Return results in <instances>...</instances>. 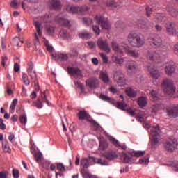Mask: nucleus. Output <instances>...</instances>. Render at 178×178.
I'll return each mask as SVG.
<instances>
[{
    "mask_svg": "<svg viewBox=\"0 0 178 178\" xmlns=\"http://www.w3.org/2000/svg\"><path fill=\"white\" fill-rule=\"evenodd\" d=\"M67 12L69 13H72V15H75L78 13V15H86L90 10V8L87 5H83L81 6H67L66 7Z\"/></svg>",
    "mask_w": 178,
    "mask_h": 178,
    "instance_id": "f03ea898",
    "label": "nucleus"
},
{
    "mask_svg": "<svg viewBox=\"0 0 178 178\" xmlns=\"http://www.w3.org/2000/svg\"><path fill=\"white\" fill-rule=\"evenodd\" d=\"M167 114L170 118H177L178 117V105L171 106L167 109Z\"/></svg>",
    "mask_w": 178,
    "mask_h": 178,
    "instance_id": "4468645a",
    "label": "nucleus"
},
{
    "mask_svg": "<svg viewBox=\"0 0 178 178\" xmlns=\"http://www.w3.org/2000/svg\"><path fill=\"white\" fill-rule=\"evenodd\" d=\"M100 99H102V101H106V102H111V97L103 95V94H100V97H99Z\"/></svg>",
    "mask_w": 178,
    "mask_h": 178,
    "instance_id": "49530a36",
    "label": "nucleus"
},
{
    "mask_svg": "<svg viewBox=\"0 0 178 178\" xmlns=\"http://www.w3.org/2000/svg\"><path fill=\"white\" fill-rule=\"evenodd\" d=\"M58 23L61 26H64V27H70V22H69V20H67L65 18H60L58 19Z\"/></svg>",
    "mask_w": 178,
    "mask_h": 178,
    "instance_id": "72a5a7b5",
    "label": "nucleus"
},
{
    "mask_svg": "<svg viewBox=\"0 0 178 178\" xmlns=\"http://www.w3.org/2000/svg\"><path fill=\"white\" fill-rule=\"evenodd\" d=\"M125 92L128 97H136L137 95V92L133 90L131 88H127L125 90Z\"/></svg>",
    "mask_w": 178,
    "mask_h": 178,
    "instance_id": "f704fd0d",
    "label": "nucleus"
},
{
    "mask_svg": "<svg viewBox=\"0 0 178 178\" xmlns=\"http://www.w3.org/2000/svg\"><path fill=\"white\" fill-rule=\"evenodd\" d=\"M92 161L95 163H98L102 166H106L108 163L106 161H102L101 159H94V157H89L88 159L84 158L81 161V165L83 168V169H87L88 166H90V161Z\"/></svg>",
    "mask_w": 178,
    "mask_h": 178,
    "instance_id": "7ed1b4c3",
    "label": "nucleus"
},
{
    "mask_svg": "<svg viewBox=\"0 0 178 178\" xmlns=\"http://www.w3.org/2000/svg\"><path fill=\"white\" fill-rule=\"evenodd\" d=\"M95 19L97 23L99 24V26H101L102 29L104 30H109V29H111V24L109 23V21H108L106 18L96 16Z\"/></svg>",
    "mask_w": 178,
    "mask_h": 178,
    "instance_id": "423d86ee",
    "label": "nucleus"
},
{
    "mask_svg": "<svg viewBox=\"0 0 178 178\" xmlns=\"http://www.w3.org/2000/svg\"><path fill=\"white\" fill-rule=\"evenodd\" d=\"M83 22L86 26H91V24H92V19L91 18H83Z\"/></svg>",
    "mask_w": 178,
    "mask_h": 178,
    "instance_id": "c03bdc74",
    "label": "nucleus"
},
{
    "mask_svg": "<svg viewBox=\"0 0 178 178\" xmlns=\"http://www.w3.org/2000/svg\"><path fill=\"white\" fill-rule=\"evenodd\" d=\"M79 120H90V115L86 111H81L77 114Z\"/></svg>",
    "mask_w": 178,
    "mask_h": 178,
    "instance_id": "412c9836",
    "label": "nucleus"
},
{
    "mask_svg": "<svg viewBox=\"0 0 178 178\" xmlns=\"http://www.w3.org/2000/svg\"><path fill=\"white\" fill-rule=\"evenodd\" d=\"M156 109L157 111L160 110V109H165V104L159 103V102L157 99V104H156Z\"/></svg>",
    "mask_w": 178,
    "mask_h": 178,
    "instance_id": "4d7b16f0",
    "label": "nucleus"
},
{
    "mask_svg": "<svg viewBox=\"0 0 178 178\" xmlns=\"http://www.w3.org/2000/svg\"><path fill=\"white\" fill-rule=\"evenodd\" d=\"M100 56L104 63H108V56L104 54H100Z\"/></svg>",
    "mask_w": 178,
    "mask_h": 178,
    "instance_id": "13d9d810",
    "label": "nucleus"
},
{
    "mask_svg": "<svg viewBox=\"0 0 178 178\" xmlns=\"http://www.w3.org/2000/svg\"><path fill=\"white\" fill-rule=\"evenodd\" d=\"M143 155H145V151L134 152V156H137L138 158H140V156H143Z\"/></svg>",
    "mask_w": 178,
    "mask_h": 178,
    "instance_id": "de8ad7c7",
    "label": "nucleus"
},
{
    "mask_svg": "<svg viewBox=\"0 0 178 178\" xmlns=\"http://www.w3.org/2000/svg\"><path fill=\"white\" fill-rule=\"evenodd\" d=\"M55 58H56V59H60V60H67V59H69V55L60 53L56 54Z\"/></svg>",
    "mask_w": 178,
    "mask_h": 178,
    "instance_id": "c756f323",
    "label": "nucleus"
},
{
    "mask_svg": "<svg viewBox=\"0 0 178 178\" xmlns=\"http://www.w3.org/2000/svg\"><path fill=\"white\" fill-rule=\"evenodd\" d=\"M97 45L100 49H102V51H104V52H106L107 54H109L111 52V47H109V44H108V41L106 40H102L99 39L97 41Z\"/></svg>",
    "mask_w": 178,
    "mask_h": 178,
    "instance_id": "9d476101",
    "label": "nucleus"
},
{
    "mask_svg": "<svg viewBox=\"0 0 178 178\" xmlns=\"http://www.w3.org/2000/svg\"><path fill=\"white\" fill-rule=\"evenodd\" d=\"M6 62H8V56H1V65L3 66H6Z\"/></svg>",
    "mask_w": 178,
    "mask_h": 178,
    "instance_id": "603ef678",
    "label": "nucleus"
},
{
    "mask_svg": "<svg viewBox=\"0 0 178 178\" xmlns=\"http://www.w3.org/2000/svg\"><path fill=\"white\" fill-rule=\"evenodd\" d=\"M42 102H46L47 105L49 106L51 105V102L48 100L47 95L45 92L41 94L40 98H38L37 100L34 101L32 104V106L37 108V109H42L44 105Z\"/></svg>",
    "mask_w": 178,
    "mask_h": 178,
    "instance_id": "20e7f679",
    "label": "nucleus"
},
{
    "mask_svg": "<svg viewBox=\"0 0 178 178\" xmlns=\"http://www.w3.org/2000/svg\"><path fill=\"white\" fill-rule=\"evenodd\" d=\"M127 41L134 48H141L145 44V40L141 38V35L136 31L129 33Z\"/></svg>",
    "mask_w": 178,
    "mask_h": 178,
    "instance_id": "f257e3e1",
    "label": "nucleus"
},
{
    "mask_svg": "<svg viewBox=\"0 0 178 178\" xmlns=\"http://www.w3.org/2000/svg\"><path fill=\"white\" fill-rule=\"evenodd\" d=\"M117 108H119V109H122V111H124L126 109V106H127V104L124 102H118L116 104Z\"/></svg>",
    "mask_w": 178,
    "mask_h": 178,
    "instance_id": "a19ab883",
    "label": "nucleus"
},
{
    "mask_svg": "<svg viewBox=\"0 0 178 178\" xmlns=\"http://www.w3.org/2000/svg\"><path fill=\"white\" fill-rule=\"evenodd\" d=\"M138 104L140 108H144L147 105V99L144 97H141L138 99Z\"/></svg>",
    "mask_w": 178,
    "mask_h": 178,
    "instance_id": "2f4dec72",
    "label": "nucleus"
},
{
    "mask_svg": "<svg viewBox=\"0 0 178 178\" xmlns=\"http://www.w3.org/2000/svg\"><path fill=\"white\" fill-rule=\"evenodd\" d=\"M121 159L125 163H129V162H130V160L131 159V155L127 153L122 152L121 155Z\"/></svg>",
    "mask_w": 178,
    "mask_h": 178,
    "instance_id": "cd10ccee",
    "label": "nucleus"
},
{
    "mask_svg": "<svg viewBox=\"0 0 178 178\" xmlns=\"http://www.w3.org/2000/svg\"><path fill=\"white\" fill-rule=\"evenodd\" d=\"M165 73L168 76H172L175 72H176V67H175V63L173 61H170L165 65Z\"/></svg>",
    "mask_w": 178,
    "mask_h": 178,
    "instance_id": "ddd939ff",
    "label": "nucleus"
},
{
    "mask_svg": "<svg viewBox=\"0 0 178 178\" xmlns=\"http://www.w3.org/2000/svg\"><path fill=\"white\" fill-rule=\"evenodd\" d=\"M147 70L149 72L150 76L152 79H156V67H155V64H150L148 65Z\"/></svg>",
    "mask_w": 178,
    "mask_h": 178,
    "instance_id": "6ab92c4d",
    "label": "nucleus"
},
{
    "mask_svg": "<svg viewBox=\"0 0 178 178\" xmlns=\"http://www.w3.org/2000/svg\"><path fill=\"white\" fill-rule=\"evenodd\" d=\"M33 69H34V64L33 62H30L28 63V68H27V72H33Z\"/></svg>",
    "mask_w": 178,
    "mask_h": 178,
    "instance_id": "5fc2aeb1",
    "label": "nucleus"
},
{
    "mask_svg": "<svg viewBox=\"0 0 178 178\" xmlns=\"http://www.w3.org/2000/svg\"><path fill=\"white\" fill-rule=\"evenodd\" d=\"M13 176L15 178H18L19 177V170L16 169L13 170Z\"/></svg>",
    "mask_w": 178,
    "mask_h": 178,
    "instance_id": "052dcab7",
    "label": "nucleus"
},
{
    "mask_svg": "<svg viewBox=\"0 0 178 178\" xmlns=\"http://www.w3.org/2000/svg\"><path fill=\"white\" fill-rule=\"evenodd\" d=\"M92 30L97 35H99V33H101V30L99 29V27L97 26H93Z\"/></svg>",
    "mask_w": 178,
    "mask_h": 178,
    "instance_id": "864d4df0",
    "label": "nucleus"
},
{
    "mask_svg": "<svg viewBox=\"0 0 178 178\" xmlns=\"http://www.w3.org/2000/svg\"><path fill=\"white\" fill-rule=\"evenodd\" d=\"M111 60L114 62V63H116V65H118V66H122L124 63V58H119L118 56L113 55L111 56Z\"/></svg>",
    "mask_w": 178,
    "mask_h": 178,
    "instance_id": "5701e85b",
    "label": "nucleus"
},
{
    "mask_svg": "<svg viewBox=\"0 0 178 178\" xmlns=\"http://www.w3.org/2000/svg\"><path fill=\"white\" fill-rule=\"evenodd\" d=\"M19 122L22 124H27V115H26V113L22 114L19 116Z\"/></svg>",
    "mask_w": 178,
    "mask_h": 178,
    "instance_id": "ea45409f",
    "label": "nucleus"
},
{
    "mask_svg": "<svg viewBox=\"0 0 178 178\" xmlns=\"http://www.w3.org/2000/svg\"><path fill=\"white\" fill-rule=\"evenodd\" d=\"M99 77L103 83H108L109 82V75H108V72L101 71Z\"/></svg>",
    "mask_w": 178,
    "mask_h": 178,
    "instance_id": "393cba45",
    "label": "nucleus"
},
{
    "mask_svg": "<svg viewBox=\"0 0 178 178\" xmlns=\"http://www.w3.org/2000/svg\"><path fill=\"white\" fill-rule=\"evenodd\" d=\"M125 53L129 56L132 58H138L140 56V53H138V50H131L129 49V47H125Z\"/></svg>",
    "mask_w": 178,
    "mask_h": 178,
    "instance_id": "aec40b11",
    "label": "nucleus"
},
{
    "mask_svg": "<svg viewBox=\"0 0 178 178\" xmlns=\"http://www.w3.org/2000/svg\"><path fill=\"white\" fill-rule=\"evenodd\" d=\"M78 35L79 38H85L86 40L91 38V33L87 32H82L81 33H79Z\"/></svg>",
    "mask_w": 178,
    "mask_h": 178,
    "instance_id": "c9c22d12",
    "label": "nucleus"
},
{
    "mask_svg": "<svg viewBox=\"0 0 178 178\" xmlns=\"http://www.w3.org/2000/svg\"><path fill=\"white\" fill-rule=\"evenodd\" d=\"M22 81L25 86H30V80H29V76H27V74H22Z\"/></svg>",
    "mask_w": 178,
    "mask_h": 178,
    "instance_id": "e433bc0d",
    "label": "nucleus"
},
{
    "mask_svg": "<svg viewBox=\"0 0 178 178\" xmlns=\"http://www.w3.org/2000/svg\"><path fill=\"white\" fill-rule=\"evenodd\" d=\"M56 169L58 172H65L66 170L65 165L62 163H58L56 164Z\"/></svg>",
    "mask_w": 178,
    "mask_h": 178,
    "instance_id": "79ce46f5",
    "label": "nucleus"
},
{
    "mask_svg": "<svg viewBox=\"0 0 178 178\" xmlns=\"http://www.w3.org/2000/svg\"><path fill=\"white\" fill-rule=\"evenodd\" d=\"M86 84L89 88H97L99 86V81L95 77L90 78L86 81Z\"/></svg>",
    "mask_w": 178,
    "mask_h": 178,
    "instance_id": "f8f14e48",
    "label": "nucleus"
},
{
    "mask_svg": "<svg viewBox=\"0 0 178 178\" xmlns=\"http://www.w3.org/2000/svg\"><path fill=\"white\" fill-rule=\"evenodd\" d=\"M50 6L53 9H55L56 10H59V9H60V8H62L60 1L58 0H51L50 2Z\"/></svg>",
    "mask_w": 178,
    "mask_h": 178,
    "instance_id": "b1692460",
    "label": "nucleus"
},
{
    "mask_svg": "<svg viewBox=\"0 0 178 178\" xmlns=\"http://www.w3.org/2000/svg\"><path fill=\"white\" fill-rule=\"evenodd\" d=\"M146 56L149 60H154L155 56H156V53L155 51H148Z\"/></svg>",
    "mask_w": 178,
    "mask_h": 178,
    "instance_id": "4c0bfd02",
    "label": "nucleus"
},
{
    "mask_svg": "<svg viewBox=\"0 0 178 178\" xmlns=\"http://www.w3.org/2000/svg\"><path fill=\"white\" fill-rule=\"evenodd\" d=\"M0 44H1L3 51H5L6 49V44H5V36L2 34H0Z\"/></svg>",
    "mask_w": 178,
    "mask_h": 178,
    "instance_id": "58836bf2",
    "label": "nucleus"
},
{
    "mask_svg": "<svg viewBox=\"0 0 178 178\" xmlns=\"http://www.w3.org/2000/svg\"><path fill=\"white\" fill-rule=\"evenodd\" d=\"M149 44L152 48H156V38L155 36H150L149 38Z\"/></svg>",
    "mask_w": 178,
    "mask_h": 178,
    "instance_id": "473e14b6",
    "label": "nucleus"
},
{
    "mask_svg": "<svg viewBox=\"0 0 178 178\" xmlns=\"http://www.w3.org/2000/svg\"><path fill=\"white\" fill-rule=\"evenodd\" d=\"M150 140L152 148H156V127H152L150 129Z\"/></svg>",
    "mask_w": 178,
    "mask_h": 178,
    "instance_id": "9b49d317",
    "label": "nucleus"
},
{
    "mask_svg": "<svg viewBox=\"0 0 178 178\" xmlns=\"http://www.w3.org/2000/svg\"><path fill=\"white\" fill-rule=\"evenodd\" d=\"M106 5L109 8H120V6H122V3L116 0H108L106 2Z\"/></svg>",
    "mask_w": 178,
    "mask_h": 178,
    "instance_id": "4be33fe9",
    "label": "nucleus"
},
{
    "mask_svg": "<svg viewBox=\"0 0 178 178\" xmlns=\"http://www.w3.org/2000/svg\"><path fill=\"white\" fill-rule=\"evenodd\" d=\"M60 35L62 37V38L65 40H70V38H72V35H70V33H69V32H67V31H66L65 29L60 30Z\"/></svg>",
    "mask_w": 178,
    "mask_h": 178,
    "instance_id": "bb28decb",
    "label": "nucleus"
},
{
    "mask_svg": "<svg viewBox=\"0 0 178 178\" xmlns=\"http://www.w3.org/2000/svg\"><path fill=\"white\" fill-rule=\"evenodd\" d=\"M110 141H111V143H113L114 144V145H115V147H120V148H122V149H127V147L126 146V145H121L120 143H119V141H118V140L115 139V138H110Z\"/></svg>",
    "mask_w": 178,
    "mask_h": 178,
    "instance_id": "c85d7f7f",
    "label": "nucleus"
},
{
    "mask_svg": "<svg viewBox=\"0 0 178 178\" xmlns=\"http://www.w3.org/2000/svg\"><path fill=\"white\" fill-rule=\"evenodd\" d=\"M20 3H17V0H13L11 1V6L12 8H17V5H19Z\"/></svg>",
    "mask_w": 178,
    "mask_h": 178,
    "instance_id": "e2e57ef3",
    "label": "nucleus"
},
{
    "mask_svg": "<svg viewBox=\"0 0 178 178\" xmlns=\"http://www.w3.org/2000/svg\"><path fill=\"white\" fill-rule=\"evenodd\" d=\"M81 173H82V176L83 178H89L91 175L87 171H81Z\"/></svg>",
    "mask_w": 178,
    "mask_h": 178,
    "instance_id": "bf43d9fd",
    "label": "nucleus"
},
{
    "mask_svg": "<svg viewBox=\"0 0 178 178\" xmlns=\"http://www.w3.org/2000/svg\"><path fill=\"white\" fill-rule=\"evenodd\" d=\"M114 80H115V81H117V83H118L119 84H121V83H123L124 81V74H123V73H122V72L119 71V72H115L114 73Z\"/></svg>",
    "mask_w": 178,
    "mask_h": 178,
    "instance_id": "2eb2a0df",
    "label": "nucleus"
},
{
    "mask_svg": "<svg viewBox=\"0 0 178 178\" xmlns=\"http://www.w3.org/2000/svg\"><path fill=\"white\" fill-rule=\"evenodd\" d=\"M49 22H51V16L49 14L45 15L44 17L41 18L40 21L34 22L33 25L35 27L36 31L40 37L42 35V32L41 31V23H49Z\"/></svg>",
    "mask_w": 178,
    "mask_h": 178,
    "instance_id": "39448f33",
    "label": "nucleus"
},
{
    "mask_svg": "<svg viewBox=\"0 0 178 178\" xmlns=\"http://www.w3.org/2000/svg\"><path fill=\"white\" fill-rule=\"evenodd\" d=\"M75 86L76 87H78V88H80V90H84V86L80 82H75Z\"/></svg>",
    "mask_w": 178,
    "mask_h": 178,
    "instance_id": "69168bd1",
    "label": "nucleus"
},
{
    "mask_svg": "<svg viewBox=\"0 0 178 178\" xmlns=\"http://www.w3.org/2000/svg\"><path fill=\"white\" fill-rule=\"evenodd\" d=\"M178 143L176 138L172 139L170 141H167L164 145V148L168 152H173L177 148Z\"/></svg>",
    "mask_w": 178,
    "mask_h": 178,
    "instance_id": "0eeeda50",
    "label": "nucleus"
},
{
    "mask_svg": "<svg viewBox=\"0 0 178 178\" xmlns=\"http://www.w3.org/2000/svg\"><path fill=\"white\" fill-rule=\"evenodd\" d=\"M34 156L36 162H41V159H42V154L41 152L35 153Z\"/></svg>",
    "mask_w": 178,
    "mask_h": 178,
    "instance_id": "37998d69",
    "label": "nucleus"
},
{
    "mask_svg": "<svg viewBox=\"0 0 178 178\" xmlns=\"http://www.w3.org/2000/svg\"><path fill=\"white\" fill-rule=\"evenodd\" d=\"M162 39H161V38H157V44L156 47L157 48H161V47H162Z\"/></svg>",
    "mask_w": 178,
    "mask_h": 178,
    "instance_id": "338daca9",
    "label": "nucleus"
},
{
    "mask_svg": "<svg viewBox=\"0 0 178 178\" xmlns=\"http://www.w3.org/2000/svg\"><path fill=\"white\" fill-rule=\"evenodd\" d=\"M104 156L106 159H108V161H113V159L118 158V154L113 151H108L104 154Z\"/></svg>",
    "mask_w": 178,
    "mask_h": 178,
    "instance_id": "a211bd4d",
    "label": "nucleus"
},
{
    "mask_svg": "<svg viewBox=\"0 0 178 178\" xmlns=\"http://www.w3.org/2000/svg\"><path fill=\"white\" fill-rule=\"evenodd\" d=\"M111 48L115 54H118L119 55H122V54H123V50L119 46V43H117L115 40L111 42Z\"/></svg>",
    "mask_w": 178,
    "mask_h": 178,
    "instance_id": "dca6fc26",
    "label": "nucleus"
},
{
    "mask_svg": "<svg viewBox=\"0 0 178 178\" xmlns=\"http://www.w3.org/2000/svg\"><path fill=\"white\" fill-rule=\"evenodd\" d=\"M46 30L49 34H53L54 31H55V28L54 26H47Z\"/></svg>",
    "mask_w": 178,
    "mask_h": 178,
    "instance_id": "8fccbe9b",
    "label": "nucleus"
},
{
    "mask_svg": "<svg viewBox=\"0 0 178 178\" xmlns=\"http://www.w3.org/2000/svg\"><path fill=\"white\" fill-rule=\"evenodd\" d=\"M156 16H157L158 23H162V22H163V20H165L166 19V17L163 16L161 13H157Z\"/></svg>",
    "mask_w": 178,
    "mask_h": 178,
    "instance_id": "a18cd8bd",
    "label": "nucleus"
},
{
    "mask_svg": "<svg viewBox=\"0 0 178 178\" xmlns=\"http://www.w3.org/2000/svg\"><path fill=\"white\" fill-rule=\"evenodd\" d=\"M106 148H108V142H106V140H100L99 149L100 151H105V149H106Z\"/></svg>",
    "mask_w": 178,
    "mask_h": 178,
    "instance_id": "7c9ffc66",
    "label": "nucleus"
},
{
    "mask_svg": "<svg viewBox=\"0 0 178 178\" xmlns=\"http://www.w3.org/2000/svg\"><path fill=\"white\" fill-rule=\"evenodd\" d=\"M87 44L91 49H94V48H95V43L94 42H88Z\"/></svg>",
    "mask_w": 178,
    "mask_h": 178,
    "instance_id": "774afa93",
    "label": "nucleus"
},
{
    "mask_svg": "<svg viewBox=\"0 0 178 178\" xmlns=\"http://www.w3.org/2000/svg\"><path fill=\"white\" fill-rule=\"evenodd\" d=\"M163 129H161L159 125H156V136H157V137H158V136L159 137H161V136H162V134H163V133L162 132Z\"/></svg>",
    "mask_w": 178,
    "mask_h": 178,
    "instance_id": "3c124183",
    "label": "nucleus"
},
{
    "mask_svg": "<svg viewBox=\"0 0 178 178\" xmlns=\"http://www.w3.org/2000/svg\"><path fill=\"white\" fill-rule=\"evenodd\" d=\"M149 162V161L148 159V157H145V158L139 160L140 163H144L145 165H148Z\"/></svg>",
    "mask_w": 178,
    "mask_h": 178,
    "instance_id": "6e6d98bb",
    "label": "nucleus"
},
{
    "mask_svg": "<svg viewBox=\"0 0 178 178\" xmlns=\"http://www.w3.org/2000/svg\"><path fill=\"white\" fill-rule=\"evenodd\" d=\"M166 30L169 34H172V35H176V34H177V31L175 29V24L172 22H168L166 24Z\"/></svg>",
    "mask_w": 178,
    "mask_h": 178,
    "instance_id": "f3484780",
    "label": "nucleus"
},
{
    "mask_svg": "<svg viewBox=\"0 0 178 178\" xmlns=\"http://www.w3.org/2000/svg\"><path fill=\"white\" fill-rule=\"evenodd\" d=\"M126 68L129 74L136 73L138 69L137 67V63L134 60H129L126 64Z\"/></svg>",
    "mask_w": 178,
    "mask_h": 178,
    "instance_id": "1a4fd4ad",
    "label": "nucleus"
},
{
    "mask_svg": "<svg viewBox=\"0 0 178 178\" xmlns=\"http://www.w3.org/2000/svg\"><path fill=\"white\" fill-rule=\"evenodd\" d=\"M170 15L171 16H173V17H177L178 11L174 8L172 11L170 13Z\"/></svg>",
    "mask_w": 178,
    "mask_h": 178,
    "instance_id": "0e129e2a",
    "label": "nucleus"
},
{
    "mask_svg": "<svg viewBox=\"0 0 178 178\" xmlns=\"http://www.w3.org/2000/svg\"><path fill=\"white\" fill-rule=\"evenodd\" d=\"M3 149L4 152H10V147H9V145L8 143H3Z\"/></svg>",
    "mask_w": 178,
    "mask_h": 178,
    "instance_id": "09e8293b",
    "label": "nucleus"
},
{
    "mask_svg": "<svg viewBox=\"0 0 178 178\" xmlns=\"http://www.w3.org/2000/svg\"><path fill=\"white\" fill-rule=\"evenodd\" d=\"M67 72L70 74H72L75 79H81L83 77V72L79 67H68Z\"/></svg>",
    "mask_w": 178,
    "mask_h": 178,
    "instance_id": "6e6552de",
    "label": "nucleus"
},
{
    "mask_svg": "<svg viewBox=\"0 0 178 178\" xmlns=\"http://www.w3.org/2000/svg\"><path fill=\"white\" fill-rule=\"evenodd\" d=\"M127 113H129L131 116H134L136 115V111L132 108L127 109Z\"/></svg>",
    "mask_w": 178,
    "mask_h": 178,
    "instance_id": "680f3d73",
    "label": "nucleus"
},
{
    "mask_svg": "<svg viewBox=\"0 0 178 178\" xmlns=\"http://www.w3.org/2000/svg\"><path fill=\"white\" fill-rule=\"evenodd\" d=\"M28 74L30 76L32 81L34 83L35 87H37V86H38V82L37 81V74L35 73V71H30L28 72Z\"/></svg>",
    "mask_w": 178,
    "mask_h": 178,
    "instance_id": "a878e982",
    "label": "nucleus"
}]
</instances>
